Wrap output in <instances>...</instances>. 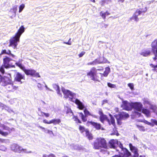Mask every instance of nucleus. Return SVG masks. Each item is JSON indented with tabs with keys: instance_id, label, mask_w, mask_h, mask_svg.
<instances>
[{
	"instance_id": "nucleus-31",
	"label": "nucleus",
	"mask_w": 157,
	"mask_h": 157,
	"mask_svg": "<svg viewBox=\"0 0 157 157\" xmlns=\"http://www.w3.org/2000/svg\"><path fill=\"white\" fill-rule=\"evenodd\" d=\"M53 87L56 90L57 93L59 94H60L61 95V94L60 93V90L59 89V86L55 84L53 85Z\"/></svg>"
},
{
	"instance_id": "nucleus-42",
	"label": "nucleus",
	"mask_w": 157,
	"mask_h": 157,
	"mask_svg": "<svg viewBox=\"0 0 157 157\" xmlns=\"http://www.w3.org/2000/svg\"><path fill=\"white\" fill-rule=\"evenodd\" d=\"M150 66L152 68H153V70L154 71H157V64L156 65H154L152 64H150Z\"/></svg>"
},
{
	"instance_id": "nucleus-59",
	"label": "nucleus",
	"mask_w": 157,
	"mask_h": 157,
	"mask_svg": "<svg viewBox=\"0 0 157 157\" xmlns=\"http://www.w3.org/2000/svg\"><path fill=\"white\" fill-rule=\"evenodd\" d=\"M138 128H143V127H142V126H138Z\"/></svg>"
},
{
	"instance_id": "nucleus-55",
	"label": "nucleus",
	"mask_w": 157,
	"mask_h": 157,
	"mask_svg": "<svg viewBox=\"0 0 157 157\" xmlns=\"http://www.w3.org/2000/svg\"><path fill=\"white\" fill-rule=\"evenodd\" d=\"M140 130L141 131H144L145 130L144 128H140Z\"/></svg>"
},
{
	"instance_id": "nucleus-3",
	"label": "nucleus",
	"mask_w": 157,
	"mask_h": 157,
	"mask_svg": "<svg viewBox=\"0 0 157 157\" xmlns=\"http://www.w3.org/2000/svg\"><path fill=\"white\" fill-rule=\"evenodd\" d=\"M98 114L100 115V120L102 123H103L104 121L106 120L109 125L112 124L114 128H115L116 125L115 119L111 114H109V116L110 117V119L109 120L107 117V115L103 114L101 109L98 111Z\"/></svg>"
},
{
	"instance_id": "nucleus-30",
	"label": "nucleus",
	"mask_w": 157,
	"mask_h": 157,
	"mask_svg": "<svg viewBox=\"0 0 157 157\" xmlns=\"http://www.w3.org/2000/svg\"><path fill=\"white\" fill-rule=\"evenodd\" d=\"M15 64L16 66H17L19 68H20L22 70L24 71L25 68L21 63L18 62H17L15 63Z\"/></svg>"
},
{
	"instance_id": "nucleus-39",
	"label": "nucleus",
	"mask_w": 157,
	"mask_h": 157,
	"mask_svg": "<svg viewBox=\"0 0 157 157\" xmlns=\"http://www.w3.org/2000/svg\"><path fill=\"white\" fill-rule=\"evenodd\" d=\"M113 131H114V132L112 133L111 134V135H116L117 136H118L119 135L118 133V132L116 130V128H113Z\"/></svg>"
},
{
	"instance_id": "nucleus-17",
	"label": "nucleus",
	"mask_w": 157,
	"mask_h": 157,
	"mask_svg": "<svg viewBox=\"0 0 157 157\" xmlns=\"http://www.w3.org/2000/svg\"><path fill=\"white\" fill-rule=\"evenodd\" d=\"M151 50L154 54L157 55V39L154 40L152 43Z\"/></svg>"
},
{
	"instance_id": "nucleus-37",
	"label": "nucleus",
	"mask_w": 157,
	"mask_h": 157,
	"mask_svg": "<svg viewBox=\"0 0 157 157\" xmlns=\"http://www.w3.org/2000/svg\"><path fill=\"white\" fill-rule=\"evenodd\" d=\"M114 117L117 120V124L119 125H121L122 124L121 121L122 120L118 118V116H114Z\"/></svg>"
},
{
	"instance_id": "nucleus-41",
	"label": "nucleus",
	"mask_w": 157,
	"mask_h": 157,
	"mask_svg": "<svg viewBox=\"0 0 157 157\" xmlns=\"http://www.w3.org/2000/svg\"><path fill=\"white\" fill-rule=\"evenodd\" d=\"M25 6V5L24 4H22L20 5L19 7V13H20L22 11L24 8Z\"/></svg>"
},
{
	"instance_id": "nucleus-23",
	"label": "nucleus",
	"mask_w": 157,
	"mask_h": 157,
	"mask_svg": "<svg viewBox=\"0 0 157 157\" xmlns=\"http://www.w3.org/2000/svg\"><path fill=\"white\" fill-rule=\"evenodd\" d=\"M75 103L78 105V108L80 110H82L84 108V105L78 99H76L75 101Z\"/></svg>"
},
{
	"instance_id": "nucleus-60",
	"label": "nucleus",
	"mask_w": 157,
	"mask_h": 157,
	"mask_svg": "<svg viewBox=\"0 0 157 157\" xmlns=\"http://www.w3.org/2000/svg\"><path fill=\"white\" fill-rule=\"evenodd\" d=\"M140 11H138V13L139 15L140 14Z\"/></svg>"
},
{
	"instance_id": "nucleus-32",
	"label": "nucleus",
	"mask_w": 157,
	"mask_h": 157,
	"mask_svg": "<svg viewBox=\"0 0 157 157\" xmlns=\"http://www.w3.org/2000/svg\"><path fill=\"white\" fill-rule=\"evenodd\" d=\"M80 117H81L82 121L83 122H86L87 121V118L86 116H84L82 113H79Z\"/></svg>"
},
{
	"instance_id": "nucleus-24",
	"label": "nucleus",
	"mask_w": 157,
	"mask_h": 157,
	"mask_svg": "<svg viewBox=\"0 0 157 157\" xmlns=\"http://www.w3.org/2000/svg\"><path fill=\"white\" fill-rule=\"evenodd\" d=\"M129 147L130 150L134 154V157H137V148L133 146L131 144H129Z\"/></svg>"
},
{
	"instance_id": "nucleus-49",
	"label": "nucleus",
	"mask_w": 157,
	"mask_h": 157,
	"mask_svg": "<svg viewBox=\"0 0 157 157\" xmlns=\"http://www.w3.org/2000/svg\"><path fill=\"white\" fill-rule=\"evenodd\" d=\"M11 10H12L14 12L15 14L17 10V7H14Z\"/></svg>"
},
{
	"instance_id": "nucleus-14",
	"label": "nucleus",
	"mask_w": 157,
	"mask_h": 157,
	"mask_svg": "<svg viewBox=\"0 0 157 157\" xmlns=\"http://www.w3.org/2000/svg\"><path fill=\"white\" fill-rule=\"evenodd\" d=\"M62 90L65 98H69L71 99H73L74 94L71 91L69 90H66L64 88H62Z\"/></svg>"
},
{
	"instance_id": "nucleus-6",
	"label": "nucleus",
	"mask_w": 157,
	"mask_h": 157,
	"mask_svg": "<svg viewBox=\"0 0 157 157\" xmlns=\"http://www.w3.org/2000/svg\"><path fill=\"white\" fill-rule=\"evenodd\" d=\"M102 147H107L106 141L104 139L99 138L97 139L94 143V148L95 149H99Z\"/></svg>"
},
{
	"instance_id": "nucleus-34",
	"label": "nucleus",
	"mask_w": 157,
	"mask_h": 157,
	"mask_svg": "<svg viewBox=\"0 0 157 157\" xmlns=\"http://www.w3.org/2000/svg\"><path fill=\"white\" fill-rule=\"evenodd\" d=\"M4 68H5L4 65L2 64L0 67V72L2 75H3L5 73Z\"/></svg>"
},
{
	"instance_id": "nucleus-43",
	"label": "nucleus",
	"mask_w": 157,
	"mask_h": 157,
	"mask_svg": "<svg viewBox=\"0 0 157 157\" xmlns=\"http://www.w3.org/2000/svg\"><path fill=\"white\" fill-rule=\"evenodd\" d=\"M100 16L101 17H102L103 19H105V18H106V14H105V13H103L102 11H101L100 13Z\"/></svg>"
},
{
	"instance_id": "nucleus-27",
	"label": "nucleus",
	"mask_w": 157,
	"mask_h": 157,
	"mask_svg": "<svg viewBox=\"0 0 157 157\" xmlns=\"http://www.w3.org/2000/svg\"><path fill=\"white\" fill-rule=\"evenodd\" d=\"M110 71V68L108 67L105 68V70L103 73H99L101 75V77L103 76L107 77Z\"/></svg>"
},
{
	"instance_id": "nucleus-62",
	"label": "nucleus",
	"mask_w": 157,
	"mask_h": 157,
	"mask_svg": "<svg viewBox=\"0 0 157 157\" xmlns=\"http://www.w3.org/2000/svg\"><path fill=\"white\" fill-rule=\"evenodd\" d=\"M133 17H134L135 19H136V16H135L134 17L133 16Z\"/></svg>"
},
{
	"instance_id": "nucleus-47",
	"label": "nucleus",
	"mask_w": 157,
	"mask_h": 157,
	"mask_svg": "<svg viewBox=\"0 0 157 157\" xmlns=\"http://www.w3.org/2000/svg\"><path fill=\"white\" fill-rule=\"evenodd\" d=\"M128 86L130 87L131 90H133L134 89V85L133 83H129L128 84Z\"/></svg>"
},
{
	"instance_id": "nucleus-28",
	"label": "nucleus",
	"mask_w": 157,
	"mask_h": 157,
	"mask_svg": "<svg viewBox=\"0 0 157 157\" xmlns=\"http://www.w3.org/2000/svg\"><path fill=\"white\" fill-rule=\"evenodd\" d=\"M151 53V51L149 49H146L142 51L140 53L141 55L144 56H147L150 55Z\"/></svg>"
},
{
	"instance_id": "nucleus-64",
	"label": "nucleus",
	"mask_w": 157,
	"mask_h": 157,
	"mask_svg": "<svg viewBox=\"0 0 157 157\" xmlns=\"http://www.w3.org/2000/svg\"><path fill=\"white\" fill-rule=\"evenodd\" d=\"M79 128H83V127L81 126H80Z\"/></svg>"
},
{
	"instance_id": "nucleus-2",
	"label": "nucleus",
	"mask_w": 157,
	"mask_h": 157,
	"mask_svg": "<svg viewBox=\"0 0 157 157\" xmlns=\"http://www.w3.org/2000/svg\"><path fill=\"white\" fill-rule=\"evenodd\" d=\"M121 107L126 110H131L132 109H134V111L132 112V115L133 118L135 116L137 115V102L129 103L127 101H123L121 105Z\"/></svg>"
},
{
	"instance_id": "nucleus-9",
	"label": "nucleus",
	"mask_w": 157,
	"mask_h": 157,
	"mask_svg": "<svg viewBox=\"0 0 157 157\" xmlns=\"http://www.w3.org/2000/svg\"><path fill=\"white\" fill-rule=\"evenodd\" d=\"M25 74L28 75H30L31 76L36 78L40 77L39 73L36 72V71L33 69H25L24 71Z\"/></svg>"
},
{
	"instance_id": "nucleus-10",
	"label": "nucleus",
	"mask_w": 157,
	"mask_h": 157,
	"mask_svg": "<svg viewBox=\"0 0 157 157\" xmlns=\"http://www.w3.org/2000/svg\"><path fill=\"white\" fill-rule=\"evenodd\" d=\"M0 80V85L3 86H5L10 84L12 81L11 79L6 76H2Z\"/></svg>"
},
{
	"instance_id": "nucleus-18",
	"label": "nucleus",
	"mask_w": 157,
	"mask_h": 157,
	"mask_svg": "<svg viewBox=\"0 0 157 157\" xmlns=\"http://www.w3.org/2000/svg\"><path fill=\"white\" fill-rule=\"evenodd\" d=\"M10 128H1L0 129V134L4 136H7L11 131Z\"/></svg>"
},
{
	"instance_id": "nucleus-40",
	"label": "nucleus",
	"mask_w": 157,
	"mask_h": 157,
	"mask_svg": "<svg viewBox=\"0 0 157 157\" xmlns=\"http://www.w3.org/2000/svg\"><path fill=\"white\" fill-rule=\"evenodd\" d=\"M84 112L85 114V116H87L88 115H92L86 109H85L84 110Z\"/></svg>"
},
{
	"instance_id": "nucleus-22",
	"label": "nucleus",
	"mask_w": 157,
	"mask_h": 157,
	"mask_svg": "<svg viewBox=\"0 0 157 157\" xmlns=\"http://www.w3.org/2000/svg\"><path fill=\"white\" fill-rule=\"evenodd\" d=\"M84 129L85 128H79V130L81 132H82L83 131H85L86 132V136L87 137V138L89 140H92L93 138L92 134L90 133L87 130H85Z\"/></svg>"
},
{
	"instance_id": "nucleus-48",
	"label": "nucleus",
	"mask_w": 157,
	"mask_h": 157,
	"mask_svg": "<svg viewBox=\"0 0 157 157\" xmlns=\"http://www.w3.org/2000/svg\"><path fill=\"white\" fill-rule=\"evenodd\" d=\"M85 54V52L82 51L78 55V56L80 58L82 57Z\"/></svg>"
},
{
	"instance_id": "nucleus-57",
	"label": "nucleus",
	"mask_w": 157,
	"mask_h": 157,
	"mask_svg": "<svg viewBox=\"0 0 157 157\" xmlns=\"http://www.w3.org/2000/svg\"><path fill=\"white\" fill-rule=\"evenodd\" d=\"M78 121L79 123H81V121L78 119Z\"/></svg>"
},
{
	"instance_id": "nucleus-25",
	"label": "nucleus",
	"mask_w": 157,
	"mask_h": 157,
	"mask_svg": "<svg viewBox=\"0 0 157 157\" xmlns=\"http://www.w3.org/2000/svg\"><path fill=\"white\" fill-rule=\"evenodd\" d=\"M151 122H149L147 121H145L144 122L146 124L149 125L152 127L154 126V125H157V121L155 119H151Z\"/></svg>"
},
{
	"instance_id": "nucleus-56",
	"label": "nucleus",
	"mask_w": 157,
	"mask_h": 157,
	"mask_svg": "<svg viewBox=\"0 0 157 157\" xmlns=\"http://www.w3.org/2000/svg\"><path fill=\"white\" fill-rule=\"evenodd\" d=\"M91 1L94 3L95 2V0H91Z\"/></svg>"
},
{
	"instance_id": "nucleus-16",
	"label": "nucleus",
	"mask_w": 157,
	"mask_h": 157,
	"mask_svg": "<svg viewBox=\"0 0 157 157\" xmlns=\"http://www.w3.org/2000/svg\"><path fill=\"white\" fill-rule=\"evenodd\" d=\"M61 122L60 119H54L49 121H48L46 120H43V122L47 124H53L54 125L59 124Z\"/></svg>"
},
{
	"instance_id": "nucleus-13",
	"label": "nucleus",
	"mask_w": 157,
	"mask_h": 157,
	"mask_svg": "<svg viewBox=\"0 0 157 157\" xmlns=\"http://www.w3.org/2000/svg\"><path fill=\"white\" fill-rule=\"evenodd\" d=\"M25 77L24 74H22L19 72H17L14 76V80L17 82L22 83V80H25Z\"/></svg>"
},
{
	"instance_id": "nucleus-11",
	"label": "nucleus",
	"mask_w": 157,
	"mask_h": 157,
	"mask_svg": "<svg viewBox=\"0 0 157 157\" xmlns=\"http://www.w3.org/2000/svg\"><path fill=\"white\" fill-rule=\"evenodd\" d=\"M13 59L7 56H6L3 59V64L4 65L5 68L7 69L11 67H14L15 66H11L9 64L10 62L12 61Z\"/></svg>"
},
{
	"instance_id": "nucleus-29",
	"label": "nucleus",
	"mask_w": 157,
	"mask_h": 157,
	"mask_svg": "<svg viewBox=\"0 0 157 157\" xmlns=\"http://www.w3.org/2000/svg\"><path fill=\"white\" fill-rule=\"evenodd\" d=\"M100 63L99 62L98 60L97 59H95L93 61L89 62L87 63V64L89 65H96L97 64Z\"/></svg>"
},
{
	"instance_id": "nucleus-35",
	"label": "nucleus",
	"mask_w": 157,
	"mask_h": 157,
	"mask_svg": "<svg viewBox=\"0 0 157 157\" xmlns=\"http://www.w3.org/2000/svg\"><path fill=\"white\" fill-rule=\"evenodd\" d=\"M150 109L153 110L154 112H156L157 110V107L155 105H152L150 106Z\"/></svg>"
},
{
	"instance_id": "nucleus-15",
	"label": "nucleus",
	"mask_w": 157,
	"mask_h": 157,
	"mask_svg": "<svg viewBox=\"0 0 157 157\" xmlns=\"http://www.w3.org/2000/svg\"><path fill=\"white\" fill-rule=\"evenodd\" d=\"M6 88L8 91L13 92L17 90L18 88V86H14L12 81L10 84H8L6 86Z\"/></svg>"
},
{
	"instance_id": "nucleus-58",
	"label": "nucleus",
	"mask_w": 157,
	"mask_h": 157,
	"mask_svg": "<svg viewBox=\"0 0 157 157\" xmlns=\"http://www.w3.org/2000/svg\"><path fill=\"white\" fill-rule=\"evenodd\" d=\"M2 76L0 74V80H1V78H2ZM1 80H0V81Z\"/></svg>"
},
{
	"instance_id": "nucleus-38",
	"label": "nucleus",
	"mask_w": 157,
	"mask_h": 157,
	"mask_svg": "<svg viewBox=\"0 0 157 157\" xmlns=\"http://www.w3.org/2000/svg\"><path fill=\"white\" fill-rule=\"evenodd\" d=\"M107 85L110 88H115L116 86L115 85L113 84L110 82L107 83Z\"/></svg>"
},
{
	"instance_id": "nucleus-1",
	"label": "nucleus",
	"mask_w": 157,
	"mask_h": 157,
	"mask_svg": "<svg viewBox=\"0 0 157 157\" xmlns=\"http://www.w3.org/2000/svg\"><path fill=\"white\" fill-rule=\"evenodd\" d=\"M25 31V28L24 26L21 25L18 30L14 36L10 39L9 46H12L14 49L16 48L17 42H19L20 36Z\"/></svg>"
},
{
	"instance_id": "nucleus-20",
	"label": "nucleus",
	"mask_w": 157,
	"mask_h": 157,
	"mask_svg": "<svg viewBox=\"0 0 157 157\" xmlns=\"http://www.w3.org/2000/svg\"><path fill=\"white\" fill-rule=\"evenodd\" d=\"M87 126H89L90 125H91L94 128H101V124L98 123L93 122L92 121H88L86 123Z\"/></svg>"
},
{
	"instance_id": "nucleus-51",
	"label": "nucleus",
	"mask_w": 157,
	"mask_h": 157,
	"mask_svg": "<svg viewBox=\"0 0 157 157\" xmlns=\"http://www.w3.org/2000/svg\"><path fill=\"white\" fill-rule=\"evenodd\" d=\"M64 43L69 45H71V42H64Z\"/></svg>"
},
{
	"instance_id": "nucleus-36",
	"label": "nucleus",
	"mask_w": 157,
	"mask_h": 157,
	"mask_svg": "<svg viewBox=\"0 0 157 157\" xmlns=\"http://www.w3.org/2000/svg\"><path fill=\"white\" fill-rule=\"evenodd\" d=\"M43 129V130L46 133H47L50 134V135H51L53 134V133L52 131L50 130H49L47 128H42Z\"/></svg>"
},
{
	"instance_id": "nucleus-52",
	"label": "nucleus",
	"mask_w": 157,
	"mask_h": 157,
	"mask_svg": "<svg viewBox=\"0 0 157 157\" xmlns=\"http://www.w3.org/2000/svg\"><path fill=\"white\" fill-rule=\"evenodd\" d=\"M105 13L106 14V15H109L110 14V13H109L108 11H106L105 12Z\"/></svg>"
},
{
	"instance_id": "nucleus-45",
	"label": "nucleus",
	"mask_w": 157,
	"mask_h": 157,
	"mask_svg": "<svg viewBox=\"0 0 157 157\" xmlns=\"http://www.w3.org/2000/svg\"><path fill=\"white\" fill-rule=\"evenodd\" d=\"M43 157H56L55 155L53 154H50L48 155H44Z\"/></svg>"
},
{
	"instance_id": "nucleus-4",
	"label": "nucleus",
	"mask_w": 157,
	"mask_h": 157,
	"mask_svg": "<svg viewBox=\"0 0 157 157\" xmlns=\"http://www.w3.org/2000/svg\"><path fill=\"white\" fill-rule=\"evenodd\" d=\"M10 148L12 151L19 153H32L31 151L28 150L26 149H24L18 145L15 144H13L11 145Z\"/></svg>"
},
{
	"instance_id": "nucleus-53",
	"label": "nucleus",
	"mask_w": 157,
	"mask_h": 157,
	"mask_svg": "<svg viewBox=\"0 0 157 157\" xmlns=\"http://www.w3.org/2000/svg\"><path fill=\"white\" fill-rule=\"evenodd\" d=\"M108 25V24H104L103 26H102V28H106Z\"/></svg>"
},
{
	"instance_id": "nucleus-12",
	"label": "nucleus",
	"mask_w": 157,
	"mask_h": 157,
	"mask_svg": "<svg viewBox=\"0 0 157 157\" xmlns=\"http://www.w3.org/2000/svg\"><path fill=\"white\" fill-rule=\"evenodd\" d=\"M138 111H142L147 117L151 116L150 111L147 109L143 108L142 105L140 102H138Z\"/></svg>"
},
{
	"instance_id": "nucleus-21",
	"label": "nucleus",
	"mask_w": 157,
	"mask_h": 157,
	"mask_svg": "<svg viewBox=\"0 0 157 157\" xmlns=\"http://www.w3.org/2000/svg\"><path fill=\"white\" fill-rule=\"evenodd\" d=\"M3 54H7L13 58L15 57V56L11 53V51L10 50L7 51L6 49L2 50L0 53V56Z\"/></svg>"
},
{
	"instance_id": "nucleus-33",
	"label": "nucleus",
	"mask_w": 157,
	"mask_h": 157,
	"mask_svg": "<svg viewBox=\"0 0 157 157\" xmlns=\"http://www.w3.org/2000/svg\"><path fill=\"white\" fill-rule=\"evenodd\" d=\"M0 142L8 144L10 143V141L8 139H4L0 138Z\"/></svg>"
},
{
	"instance_id": "nucleus-26",
	"label": "nucleus",
	"mask_w": 157,
	"mask_h": 157,
	"mask_svg": "<svg viewBox=\"0 0 157 157\" xmlns=\"http://www.w3.org/2000/svg\"><path fill=\"white\" fill-rule=\"evenodd\" d=\"M38 111H39V115L40 116L42 117H44L47 118L49 117L50 116V114L49 113H46L42 112L40 109H38Z\"/></svg>"
},
{
	"instance_id": "nucleus-8",
	"label": "nucleus",
	"mask_w": 157,
	"mask_h": 157,
	"mask_svg": "<svg viewBox=\"0 0 157 157\" xmlns=\"http://www.w3.org/2000/svg\"><path fill=\"white\" fill-rule=\"evenodd\" d=\"M122 150L117 149V151L121 154L115 155L112 157H128L131 155V153L126 148H123Z\"/></svg>"
},
{
	"instance_id": "nucleus-63",
	"label": "nucleus",
	"mask_w": 157,
	"mask_h": 157,
	"mask_svg": "<svg viewBox=\"0 0 157 157\" xmlns=\"http://www.w3.org/2000/svg\"><path fill=\"white\" fill-rule=\"evenodd\" d=\"M97 70L98 71H100V69H98Z\"/></svg>"
},
{
	"instance_id": "nucleus-50",
	"label": "nucleus",
	"mask_w": 157,
	"mask_h": 157,
	"mask_svg": "<svg viewBox=\"0 0 157 157\" xmlns=\"http://www.w3.org/2000/svg\"><path fill=\"white\" fill-rule=\"evenodd\" d=\"M154 54L155 55V56L153 59L154 60H155L157 59V55L156 54Z\"/></svg>"
},
{
	"instance_id": "nucleus-46",
	"label": "nucleus",
	"mask_w": 157,
	"mask_h": 157,
	"mask_svg": "<svg viewBox=\"0 0 157 157\" xmlns=\"http://www.w3.org/2000/svg\"><path fill=\"white\" fill-rule=\"evenodd\" d=\"M108 0H101L100 2V3L102 6H103L108 1Z\"/></svg>"
},
{
	"instance_id": "nucleus-54",
	"label": "nucleus",
	"mask_w": 157,
	"mask_h": 157,
	"mask_svg": "<svg viewBox=\"0 0 157 157\" xmlns=\"http://www.w3.org/2000/svg\"><path fill=\"white\" fill-rule=\"evenodd\" d=\"M125 0H117L119 2L122 3L124 2Z\"/></svg>"
},
{
	"instance_id": "nucleus-7",
	"label": "nucleus",
	"mask_w": 157,
	"mask_h": 157,
	"mask_svg": "<svg viewBox=\"0 0 157 157\" xmlns=\"http://www.w3.org/2000/svg\"><path fill=\"white\" fill-rule=\"evenodd\" d=\"M109 144L110 147L111 148H116V150L117 149L121 150H122V148H124L121 142L116 140H110L109 142Z\"/></svg>"
},
{
	"instance_id": "nucleus-61",
	"label": "nucleus",
	"mask_w": 157,
	"mask_h": 157,
	"mask_svg": "<svg viewBox=\"0 0 157 157\" xmlns=\"http://www.w3.org/2000/svg\"><path fill=\"white\" fill-rule=\"evenodd\" d=\"M42 102H43V103H44V104H45V103L44 101H42Z\"/></svg>"
},
{
	"instance_id": "nucleus-19",
	"label": "nucleus",
	"mask_w": 157,
	"mask_h": 157,
	"mask_svg": "<svg viewBox=\"0 0 157 157\" xmlns=\"http://www.w3.org/2000/svg\"><path fill=\"white\" fill-rule=\"evenodd\" d=\"M115 116H118V118L121 120L126 119L129 117V115L128 113L124 112H120L118 115Z\"/></svg>"
},
{
	"instance_id": "nucleus-44",
	"label": "nucleus",
	"mask_w": 157,
	"mask_h": 157,
	"mask_svg": "<svg viewBox=\"0 0 157 157\" xmlns=\"http://www.w3.org/2000/svg\"><path fill=\"white\" fill-rule=\"evenodd\" d=\"M7 149V148L4 146L1 145L0 146V150L5 151Z\"/></svg>"
},
{
	"instance_id": "nucleus-5",
	"label": "nucleus",
	"mask_w": 157,
	"mask_h": 157,
	"mask_svg": "<svg viewBox=\"0 0 157 157\" xmlns=\"http://www.w3.org/2000/svg\"><path fill=\"white\" fill-rule=\"evenodd\" d=\"M86 75L91 80L96 82L100 81V78L97 74V70L94 67L91 68L90 71L87 73Z\"/></svg>"
}]
</instances>
